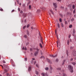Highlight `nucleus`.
<instances>
[{
  "mask_svg": "<svg viewBox=\"0 0 76 76\" xmlns=\"http://www.w3.org/2000/svg\"><path fill=\"white\" fill-rule=\"evenodd\" d=\"M73 66H71L70 65L68 66V69H69V70H71V73H73Z\"/></svg>",
  "mask_w": 76,
  "mask_h": 76,
  "instance_id": "nucleus-1",
  "label": "nucleus"
},
{
  "mask_svg": "<svg viewBox=\"0 0 76 76\" xmlns=\"http://www.w3.org/2000/svg\"><path fill=\"white\" fill-rule=\"evenodd\" d=\"M35 52L34 53V55L35 56H37V54L38 53V52L39 51V50L38 49H36L35 50Z\"/></svg>",
  "mask_w": 76,
  "mask_h": 76,
  "instance_id": "nucleus-2",
  "label": "nucleus"
},
{
  "mask_svg": "<svg viewBox=\"0 0 76 76\" xmlns=\"http://www.w3.org/2000/svg\"><path fill=\"white\" fill-rule=\"evenodd\" d=\"M53 4L54 7H55V8H57V4L55 3H53Z\"/></svg>",
  "mask_w": 76,
  "mask_h": 76,
  "instance_id": "nucleus-3",
  "label": "nucleus"
},
{
  "mask_svg": "<svg viewBox=\"0 0 76 76\" xmlns=\"http://www.w3.org/2000/svg\"><path fill=\"white\" fill-rule=\"evenodd\" d=\"M50 57H57V55L56 54L55 55H50Z\"/></svg>",
  "mask_w": 76,
  "mask_h": 76,
  "instance_id": "nucleus-4",
  "label": "nucleus"
},
{
  "mask_svg": "<svg viewBox=\"0 0 76 76\" xmlns=\"http://www.w3.org/2000/svg\"><path fill=\"white\" fill-rule=\"evenodd\" d=\"M75 32H76L75 31V29H73L72 32V35H73V36H75Z\"/></svg>",
  "mask_w": 76,
  "mask_h": 76,
  "instance_id": "nucleus-5",
  "label": "nucleus"
},
{
  "mask_svg": "<svg viewBox=\"0 0 76 76\" xmlns=\"http://www.w3.org/2000/svg\"><path fill=\"white\" fill-rule=\"evenodd\" d=\"M57 44L58 47V45L60 46V42L59 41L57 42Z\"/></svg>",
  "mask_w": 76,
  "mask_h": 76,
  "instance_id": "nucleus-6",
  "label": "nucleus"
},
{
  "mask_svg": "<svg viewBox=\"0 0 76 76\" xmlns=\"http://www.w3.org/2000/svg\"><path fill=\"white\" fill-rule=\"evenodd\" d=\"M42 76H46V75H47V73H42Z\"/></svg>",
  "mask_w": 76,
  "mask_h": 76,
  "instance_id": "nucleus-7",
  "label": "nucleus"
},
{
  "mask_svg": "<svg viewBox=\"0 0 76 76\" xmlns=\"http://www.w3.org/2000/svg\"><path fill=\"white\" fill-rule=\"evenodd\" d=\"M22 49H23V50H25L26 51V50H27V48H26V47H25L24 48V47H23Z\"/></svg>",
  "mask_w": 76,
  "mask_h": 76,
  "instance_id": "nucleus-8",
  "label": "nucleus"
},
{
  "mask_svg": "<svg viewBox=\"0 0 76 76\" xmlns=\"http://www.w3.org/2000/svg\"><path fill=\"white\" fill-rule=\"evenodd\" d=\"M66 61L65 60H64L63 61L62 63V65H64V62H65Z\"/></svg>",
  "mask_w": 76,
  "mask_h": 76,
  "instance_id": "nucleus-9",
  "label": "nucleus"
},
{
  "mask_svg": "<svg viewBox=\"0 0 76 76\" xmlns=\"http://www.w3.org/2000/svg\"><path fill=\"white\" fill-rule=\"evenodd\" d=\"M57 26L58 28H60V24H59V23H57Z\"/></svg>",
  "mask_w": 76,
  "mask_h": 76,
  "instance_id": "nucleus-10",
  "label": "nucleus"
},
{
  "mask_svg": "<svg viewBox=\"0 0 76 76\" xmlns=\"http://www.w3.org/2000/svg\"><path fill=\"white\" fill-rule=\"evenodd\" d=\"M35 73L37 75H38V72L37 71H35Z\"/></svg>",
  "mask_w": 76,
  "mask_h": 76,
  "instance_id": "nucleus-11",
  "label": "nucleus"
},
{
  "mask_svg": "<svg viewBox=\"0 0 76 76\" xmlns=\"http://www.w3.org/2000/svg\"><path fill=\"white\" fill-rule=\"evenodd\" d=\"M31 70V67L29 66L28 69V71H30V70Z\"/></svg>",
  "mask_w": 76,
  "mask_h": 76,
  "instance_id": "nucleus-12",
  "label": "nucleus"
},
{
  "mask_svg": "<svg viewBox=\"0 0 76 76\" xmlns=\"http://www.w3.org/2000/svg\"><path fill=\"white\" fill-rule=\"evenodd\" d=\"M4 72H5L6 73L7 72H8V70H7L6 69H4Z\"/></svg>",
  "mask_w": 76,
  "mask_h": 76,
  "instance_id": "nucleus-13",
  "label": "nucleus"
},
{
  "mask_svg": "<svg viewBox=\"0 0 76 76\" xmlns=\"http://www.w3.org/2000/svg\"><path fill=\"white\" fill-rule=\"evenodd\" d=\"M72 64H73V65H75V64H76V63L73 62H72Z\"/></svg>",
  "mask_w": 76,
  "mask_h": 76,
  "instance_id": "nucleus-14",
  "label": "nucleus"
},
{
  "mask_svg": "<svg viewBox=\"0 0 76 76\" xmlns=\"http://www.w3.org/2000/svg\"><path fill=\"white\" fill-rule=\"evenodd\" d=\"M49 69V68H48V67L45 68V69L46 70H48Z\"/></svg>",
  "mask_w": 76,
  "mask_h": 76,
  "instance_id": "nucleus-15",
  "label": "nucleus"
},
{
  "mask_svg": "<svg viewBox=\"0 0 76 76\" xmlns=\"http://www.w3.org/2000/svg\"><path fill=\"white\" fill-rule=\"evenodd\" d=\"M26 14H23L24 18H25L26 16Z\"/></svg>",
  "mask_w": 76,
  "mask_h": 76,
  "instance_id": "nucleus-16",
  "label": "nucleus"
},
{
  "mask_svg": "<svg viewBox=\"0 0 76 76\" xmlns=\"http://www.w3.org/2000/svg\"><path fill=\"white\" fill-rule=\"evenodd\" d=\"M3 66L4 67H5V68H6L7 67V66L5 64H4Z\"/></svg>",
  "mask_w": 76,
  "mask_h": 76,
  "instance_id": "nucleus-17",
  "label": "nucleus"
},
{
  "mask_svg": "<svg viewBox=\"0 0 76 76\" xmlns=\"http://www.w3.org/2000/svg\"><path fill=\"white\" fill-rule=\"evenodd\" d=\"M40 53L41 55H43V52H42V50H40Z\"/></svg>",
  "mask_w": 76,
  "mask_h": 76,
  "instance_id": "nucleus-18",
  "label": "nucleus"
},
{
  "mask_svg": "<svg viewBox=\"0 0 76 76\" xmlns=\"http://www.w3.org/2000/svg\"><path fill=\"white\" fill-rule=\"evenodd\" d=\"M24 38H27V35H24Z\"/></svg>",
  "mask_w": 76,
  "mask_h": 76,
  "instance_id": "nucleus-19",
  "label": "nucleus"
},
{
  "mask_svg": "<svg viewBox=\"0 0 76 76\" xmlns=\"http://www.w3.org/2000/svg\"><path fill=\"white\" fill-rule=\"evenodd\" d=\"M50 12H51L52 14H53V15H54V12L53 11H52L51 10H50Z\"/></svg>",
  "mask_w": 76,
  "mask_h": 76,
  "instance_id": "nucleus-20",
  "label": "nucleus"
},
{
  "mask_svg": "<svg viewBox=\"0 0 76 76\" xmlns=\"http://www.w3.org/2000/svg\"><path fill=\"white\" fill-rule=\"evenodd\" d=\"M75 5H73L72 6V9H75Z\"/></svg>",
  "mask_w": 76,
  "mask_h": 76,
  "instance_id": "nucleus-21",
  "label": "nucleus"
},
{
  "mask_svg": "<svg viewBox=\"0 0 76 76\" xmlns=\"http://www.w3.org/2000/svg\"><path fill=\"white\" fill-rule=\"evenodd\" d=\"M50 70H52L53 69V68H52V67H51V65L50 66Z\"/></svg>",
  "mask_w": 76,
  "mask_h": 76,
  "instance_id": "nucleus-22",
  "label": "nucleus"
},
{
  "mask_svg": "<svg viewBox=\"0 0 76 76\" xmlns=\"http://www.w3.org/2000/svg\"><path fill=\"white\" fill-rule=\"evenodd\" d=\"M61 27L63 28V27H64V25H63V23H61Z\"/></svg>",
  "mask_w": 76,
  "mask_h": 76,
  "instance_id": "nucleus-23",
  "label": "nucleus"
},
{
  "mask_svg": "<svg viewBox=\"0 0 76 76\" xmlns=\"http://www.w3.org/2000/svg\"><path fill=\"white\" fill-rule=\"evenodd\" d=\"M39 45L40 47H41V48H42V45L40 43Z\"/></svg>",
  "mask_w": 76,
  "mask_h": 76,
  "instance_id": "nucleus-24",
  "label": "nucleus"
},
{
  "mask_svg": "<svg viewBox=\"0 0 76 76\" xmlns=\"http://www.w3.org/2000/svg\"><path fill=\"white\" fill-rule=\"evenodd\" d=\"M67 44L68 45H69V40H67Z\"/></svg>",
  "mask_w": 76,
  "mask_h": 76,
  "instance_id": "nucleus-25",
  "label": "nucleus"
},
{
  "mask_svg": "<svg viewBox=\"0 0 76 76\" xmlns=\"http://www.w3.org/2000/svg\"><path fill=\"white\" fill-rule=\"evenodd\" d=\"M44 58V56H42L41 57H40V58Z\"/></svg>",
  "mask_w": 76,
  "mask_h": 76,
  "instance_id": "nucleus-26",
  "label": "nucleus"
},
{
  "mask_svg": "<svg viewBox=\"0 0 76 76\" xmlns=\"http://www.w3.org/2000/svg\"><path fill=\"white\" fill-rule=\"evenodd\" d=\"M66 54L67 56H69V55H68V50H67L66 51Z\"/></svg>",
  "mask_w": 76,
  "mask_h": 76,
  "instance_id": "nucleus-27",
  "label": "nucleus"
},
{
  "mask_svg": "<svg viewBox=\"0 0 76 76\" xmlns=\"http://www.w3.org/2000/svg\"><path fill=\"white\" fill-rule=\"evenodd\" d=\"M31 63L32 64H33V63H34L33 60H32L31 61Z\"/></svg>",
  "mask_w": 76,
  "mask_h": 76,
  "instance_id": "nucleus-28",
  "label": "nucleus"
},
{
  "mask_svg": "<svg viewBox=\"0 0 76 76\" xmlns=\"http://www.w3.org/2000/svg\"><path fill=\"white\" fill-rule=\"evenodd\" d=\"M63 76H66V74L64 73L63 74Z\"/></svg>",
  "mask_w": 76,
  "mask_h": 76,
  "instance_id": "nucleus-29",
  "label": "nucleus"
},
{
  "mask_svg": "<svg viewBox=\"0 0 76 76\" xmlns=\"http://www.w3.org/2000/svg\"><path fill=\"white\" fill-rule=\"evenodd\" d=\"M29 9H31V5L29 6Z\"/></svg>",
  "mask_w": 76,
  "mask_h": 76,
  "instance_id": "nucleus-30",
  "label": "nucleus"
},
{
  "mask_svg": "<svg viewBox=\"0 0 76 76\" xmlns=\"http://www.w3.org/2000/svg\"><path fill=\"white\" fill-rule=\"evenodd\" d=\"M60 15L61 16V18H63V14H60Z\"/></svg>",
  "mask_w": 76,
  "mask_h": 76,
  "instance_id": "nucleus-31",
  "label": "nucleus"
},
{
  "mask_svg": "<svg viewBox=\"0 0 76 76\" xmlns=\"http://www.w3.org/2000/svg\"><path fill=\"white\" fill-rule=\"evenodd\" d=\"M50 73H52L53 72V71H52V70H50Z\"/></svg>",
  "mask_w": 76,
  "mask_h": 76,
  "instance_id": "nucleus-32",
  "label": "nucleus"
},
{
  "mask_svg": "<svg viewBox=\"0 0 76 76\" xmlns=\"http://www.w3.org/2000/svg\"><path fill=\"white\" fill-rule=\"evenodd\" d=\"M47 60L48 61L49 63L50 62V59H49L47 58Z\"/></svg>",
  "mask_w": 76,
  "mask_h": 76,
  "instance_id": "nucleus-33",
  "label": "nucleus"
},
{
  "mask_svg": "<svg viewBox=\"0 0 76 76\" xmlns=\"http://www.w3.org/2000/svg\"><path fill=\"white\" fill-rule=\"evenodd\" d=\"M61 68H57V70H60Z\"/></svg>",
  "mask_w": 76,
  "mask_h": 76,
  "instance_id": "nucleus-34",
  "label": "nucleus"
},
{
  "mask_svg": "<svg viewBox=\"0 0 76 76\" xmlns=\"http://www.w3.org/2000/svg\"><path fill=\"white\" fill-rule=\"evenodd\" d=\"M71 21H74V18H72V19H71Z\"/></svg>",
  "mask_w": 76,
  "mask_h": 76,
  "instance_id": "nucleus-35",
  "label": "nucleus"
},
{
  "mask_svg": "<svg viewBox=\"0 0 76 76\" xmlns=\"http://www.w3.org/2000/svg\"><path fill=\"white\" fill-rule=\"evenodd\" d=\"M26 28V26H24V27H23V29H24Z\"/></svg>",
  "mask_w": 76,
  "mask_h": 76,
  "instance_id": "nucleus-36",
  "label": "nucleus"
},
{
  "mask_svg": "<svg viewBox=\"0 0 76 76\" xmlns=\"http://www.w3.org/2000/svg\"><path fill=\"white\" fill-rule=\"evenodd\" d=\"M72 27V25H70L69 26V27L70 28H71Z\"/></svg>",
  "mask_w": 76,
  "mask_h": 76,
  "instance_id": "nucleus-37",
  "label": "nucleus"
},
{
  "mask_svg": "<svg viewBox=\"0 0 76 76\" xmlns=\"http://www.w3.org/2000/svg\"><path fill=\"white\" fill-rule=\"evenodd\" d=\"M75 10H74L73 11V13H75Z\"/></svg>",
  "mask_w": 76,
  "mask_h": 76,
  "instance_id": "nucleus-38",
  "label": "nucleus"
},
{
  "mask_svg": "<svg viewBox=\"0 0 76 76\" xmlns=\"http://www.w3.org/2000/svg\"><path fill=\"white\" fill-rule=\"evenodd\" d=\"M29 26H30L29 24L27 26V28H28L29 27Z\"/></svg>",
  "mask_w": 76,
  "mask_h": 76,
  "instance_id": "nucleus-39",
  "label": "nucleus"
},
{
  "mask_svg": "<svg viewBox=\"0 0 76 76\" xmlns=\"http://www.w3.org/2000/svg\"><path fill=\"white\" fill-rule=\"evenodd\" d=\"M59 21L60 22H61L62 21H61V19L60 18L59 19Z\"/></svg>",
  "mask_w": 76,
  "mask_h": 76,
  "instance_id": "nucleus-40",
  "label": "nucleus"
},
{
  "mask_svg": "<svg viewBox=\"0 0 76 76\" xmlns=\"http://www.w3.org/2000/svg\"><path fill=\"white\" fill-rule=\"evenodd\" d=\"M65 24H67V21H65Z\"/></svg>",
  "mask_w": 76,
  "mask_h": 76,
  "instance_id": "nucleus-41",
  "label": "nucleus"
},
{
  "mask_svg": "<svg viewBox=\"0 0 76 76\" xmlns=\"http://www.w3.org/2000/svg\"><path fill=\"white\" fill-rule=\"evenodd\" d=\"M70 48V49H73V47H71Z\"/></svg>",
  "mask_w": 76,
  "mask_h": 76,
  "instance_id": "nucleus-42",
  "label": "nucleus"
},
{
  "mask_svg": "<svg viewBox=\"0 0 76 76\" xmlns=\"http://www.w3.org/2000/svg\"><path fill=\"white\" fill-rule=\"evenodd\" d=\"M55 33L56 34H57V30L56 29Z\"/></svg>",
  "mask_w": 76,
  "mask_h": 76,
  "instance_id": "nucleus-43",
  "label": "nucleus"
},
{
  "mask_svg": "<svg viewBox=\"0 0 76 76\" xmlns=\"http://www.w3.org/2000/svg\"><path fill=\"white\" fill-rule=\"evenodd\" d=\"M31 3V1H29L28 3L27 4H29Z\"/></svg>",
  "mask_w": 76,
  "mask_h": 76,
  "instance_id": "nucleus-44",
  "label": "nucleus"
},
{
  "mask_svg": "<svg viewBox=\"0 0 76 76\" xmlns=\"http://www.w3.org/2000/svg\"><path fill=\"white\" fill-rule=\"evenodd\" d=\"M30 51H32V48H30Z\"/></svg>",
  "mask_w": 76,
  "mask_h": 76,
  "instance_id": "nucleus-45",
  "label": "nucleus"
},
{
  "mask_svg": "<svg viewBox=\"0 0 76 76\" xmlns=\"http://www.w3.org/2000/svg\"><path fill=\"white\" fill-rule=\"evenodd\" d=\"M58 61V59H56V61L57 62V61Z\"/></svg>",
  "mask_w": 76,
  "mask_h": 76,
  "instance_id": "nucleus-46",
  "label": "nucleus"
},
{
  "mask_svg": "<svg viewBox=\"0 0 76 76\" xmlns=\"http://www.w3.org/2000/svg\"><path fill=\"white\" fill-rule=\"evenodd\" d=\"M25 61H26V60H27V58H25Z\"/></svg>",
  "mask_w": 76,
  "mask_h": 76,
  "instance_id": "nucleus-47",
  "label": "nucleus"
},
{
  "mask_svg": "<svg viewBox=\"0 0 76 76\" xmlns=\"http://www.w3.org/2000/svg\"><path fill=\"white\" fill-rule=\"evenodd\" d=\"M23 7H25V4H23Z\"/></svg>",
  "mask_w": 76,
  "mask_h": 76,
  "instance_id": "nucleus-48",
  "label": "nucleus"
},
{
  "mask_svg": "<svg viewBox=\"0 0 76 76\" xmlns=\"http://www.w3.org/2000/svg\"><path fill=\"white\" fill-rule=\"evenodd\" d=\"M23 13V11H21L20 12V13Z\"/></svg>",
  "mask_w": 76,
  "mask_h": 76,
  "instance_id": "nucleus-49",
  "label": "nucleus"
},
{
  "mask_svg": "<svg viewBox=\"0 0 76 76\" xmlns=\"http://www.w3.org/2000/svg\"><path fill=\"white\" fill-rule=\"evenodd\" d=\"M3 63H6V61H3Z\"/></svg>",
  "mask_w": 76,
  "mask_h": 76,
  "instance_id": "nucleus-50",
  "label": "nucleus"
},
{
  "mask_svg": "<svg viewBox=\"0 0 76 76\" xmlns=\"http://www.w3.org/2000/svg\"><path fill=\"white\" fill-rule=\"evenodd\" d=\"M15 11V10H12V12H14Z\"/></svg>",
  "mask_w": 76,
  "mask_h": 76,
  "instance_id": "nucleus-51",
  "label": "nucleus"
},
{
  "mask_svg": "<svg viewBox=\"0 0 76 76\" xmlns=\"http://www.w3.org/2000/svg\"><path fill=\"white\" fill-rule=\"evenodd\" d=\"M73 58H72L71 59H70L71 61H72V60H73Z\"/></svg>",
  "mask_w": 76,
  "mask_h": 76,
  "instance_id": "nucleus-52",
  "label": "nucleus"
},
{
  "mask_svg": "<svg viewBox=\"0 0 76 76\" xmlns=\"http://www.w3.org/2000/svg\"><path fill=\"white\" fill-rule=\"evenodd\" d=\"M61 9H64V8L62 6L61 7Z\"/></svg>",
  "mask_w": 76,
  "mask_h": 76,
  "instance_id": "nucleus-53",
  "label": "nucleus"
},
{
  "mask_svg": "<svg viewBox=\"0 0 76 76\" xmlns=\"http://www.w3.org/2000/svg\"><path fill=\"white\" fill-rule=\"evenodd\" d=\"M0 10H1V11H3V9H1Z\"/></svg>",
  "mask_w": 76,
  "mask_h": 76,
  "instance_id": "nucleus-54",
  "label": "nucleus"
},
{
  "mask_svg": "<svg viewBox=\"0 0 76 76\" xmlns=\"http://www.w3.org/2000/svg\"><path fill=\"white\" fill-rule=\"evenodd\" d=\"M18 11H20V8H19L18 9Z\"/></svg>",
  "mask_w": 76,
  "mask_h": 76,
  "instance_id": "nucleus-55",
  "label": "nucleus"
},
{
  "mask_svg": "<svg viewBox=\"0 0 76 76\" xmlns=\"http://www.w3.org/2000/svg\"><path fill=\"white\" fill-rule=\"evenodd\" d=\"M27 34L28 35H29V32H27Z\"/></svg>",
  "mask_w": 76,
  "mask_h": 76,
  "instance_id": "nucleus-56",
  "label": "nucleus"
},
{
  "mask_svg": "<svg viewBox=\"0 0 76 76\" xmlns=\"http://www.w3.org/2000/svg\"><path fill=\"white\" fill-rule=\"evenodd\" d=\"M9 75V73H7L6 74V75H7V76H8V75Z\"/></svg>",
  "mask_w": 76,
  "mask_h": 76,
  "instance_id": "nucleus-57",
  "label": "nucleus"
},
{
  "mask_svg": "<svg viewBox=\"0 0 76 76\" xmlns=\"http://www.w3.org/2000/svg\"><path fill=\"white\" fill-rule=\"evenodd\" d=\"M36 63V61H34V64H35Z\"/></svg>",
  "mask_w": 76,
  "mask_h": 76,
  "instance_id": "nucleus-58",
  "label": "nucleus"
},
{
  "mask_svg": "<svg viewBox=\"0 0 76 76\" xmlns=\"http://www.w3.org/2000/svg\"><path fill=\"white\" fill-rule=\"evenodd\" d=\"M36 66L37 67H38V64H36Z\"/></svg>",
  "mask_w": 76,
  "mask_h": 76,
  "instance_id": "nucleus-59",
  "label": "nucleus"
},
{
  "mask_svg": "<svg viewBox=\"0 0 76 76\" xmlns=\"http://www.w3.org/2000/svg\"><path fill=\"white\" fill-rule=\"evenodd\" d=\"M5 73H6L5 72H4V71L3 72V74H4Z\"/></svg>",
  "mask_w": 76,
  "mask_h": 76,
  "instance_id": "nucleus-60",
  "label": "nucleus"
},
{
  "mask_svg": "<svg viewBox=\"0 0 76 76\" xmlns=\"http://www.w3.org/2000/svg\"><path fill=\"white\" fill-rule=\"evenodd\" d=\"M17 1V2L18 3V4H19V1Z\"/></svg>",
  "mask_w": 76,
  "mask_h": 76,
  "instance_id": "nucleus-61",
  "label": "nucleus"
},
{
  "mask_svg": "<svg viewBox=\"0 0 76 76\" xmlns=\"http://www.w3.org/2000/svg\"><path fill=\"white\" fill-rule=\"evenodd\" d=\"M70 37H71L70 35H69V38H70Z\"/></svg>",
  "mask_w": 76,
  "mask_h": 76,
  "instance_id": "nucleus-62",
  "label": "nucleus"
},
{
  "mask_svg": "<svg viewBox=\"0 0 76 76\" xmlns=\"http://www.w3.org/2000/svg\"><path fill=\"white\" fill-rule=\"evenodd\" d=\"M56 37H57V38H58V36L57 35H56Z\"/></svg>",
  "mask_w": 76,
  "mask_h": 76,
  "instance_id": "nucleus-63",
  "label": "nucleus"
},
{
  "mask_svg": "<svg viewBox=\"0 0 76 76\" xmlns=\"http://www.w3.org/2000/svg\"><path fill=\"white\" fill-rule=\"evenodd\" d=\"M74 59H75V60H76V58H74Z\"/></svg>",
  "mask_w": 76,
  "mask_h": 76,
  "instance_id": "nucleus-64",
  "label": "nucleus"
}]
</instances>
